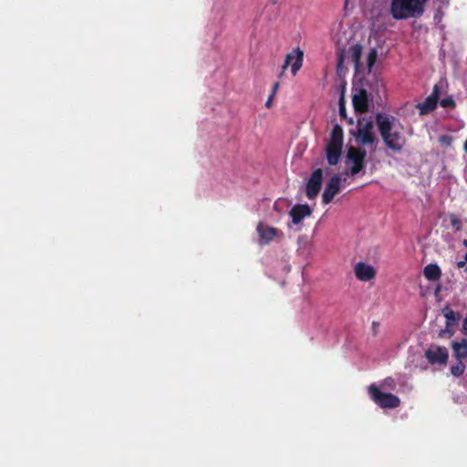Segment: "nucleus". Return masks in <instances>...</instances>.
<instances>
[{"label":"nucleus","instance_id":"f3484780","mask_svg":"<svg viewBox=\"0 0 467 467\" xmlns=\"http://www.w3.org/2000/svg\"><path fill=\"white\" fill-rule=\"evenodd\" d=\"M298 251L301 254L307 256L311 254L313 249L312 242L306 235H301L297 239Z\"/></svg>","mask_w":467,"mask_h":467},{"label":"nucleus","instance_id":"f704fd0d","mask_svg":"<svg viewBox=\"0 0 467 467\" xmlns=\"http://www.w3.org/2000/svg\"><path fill=\"white\" fill-rule=\"evenodd\" d=\"M462 244L467 247V239L463 240Z\"/></svg>","mask_w":467,"mask_h":467},{"label":"nucleus","instance_id":"5701e85b","mask_svg":"<svg viewBox=\"0 0 467 467\" xmlns=\"http://www.w3.org/2000/svg\"><path fill=\"white\" fill-rule=\"evenodd\" d=\"M380 386L382 389L394 390L396 389V382L393 378L388 377L381 382Z\"/></svg>","mask_w":467,"mask_h":467},{"label":"nucleus","instance_id":"2f4dec72","mask_svg":"<svg viewBox=\"0 0 467 467\" xmlns=\"http://www.w3.org/2000/svg\"><path fill=\"white\" fill-rule=\"evenodd\" d=\"M279 88V83L278 82H275L274 85H273V90H272V93L271 94H274L275 95L277 89Z\"/></svg>","mask_w":467,"mask_h":467},{"label":"nucleus","instance_id":"9d476101","mask_svg":"<svg viewBox=\"0 0 467 467\" xmlns=\"http://www.w3.org/2000/svg\"><path fill=\"white\" fill-rule=\"evenodd\" d=\"M323 179V171L321 169H317L311 174L306 187V194L308 199L312 200L318 194Z\"/></svg>","mask_w":467,"mask_h":467},{"label":"nucleus","instance_id":"9b49d317","mask_svg":"<svg viewBox=\"0 0 467 467\" xmlns=\"http://www.w3.org/2000/svg\"><path fill=\"white\" fill-rule=\"evenodd\" d=\"M341 188V179L338 175H334L327 183L322 194L324 204L330 203L334 197L339 192Z\"/></svg>","mask_w":467,"mask_h":467},{"label":"nucleus","instance_id":"bb28decb","mask_svg":"<svg viewBox=\"0 0 467 467\" xmlns=\"http://www.w3.org/2000/svg\"><path fill=\"white\" fill-rule=\"evenodd\" d=\"M454 327H447L446 326L445 329L440 331L439 337H444L447 336L448 337H451L454 334Z\"/></svg>","mask_w":467,"mask_h":467},{"label":"nucleus","instance_id":"c756f323","mask_svg":"<svg viewBox=\"0 0 467 467\" xmlns=\"http://www.w3.org/2000/svg\"><path fill=\"white\" fill-rule=\"evenodd\" d=\"M436 5H440L441 8H447L450 5V0H434Z\"/></svg>","mask_w":467,"mask_h":467},{"label":"nucleus","instance_id":"f257e3e1","mask_svg":"<svg viewBox=\"0 0 467 467\" xmlns=\"http://www.w3.org/2000/svg\"><path fill=\"white\" fill-rule=\"evenodd\" d=\"M376 124L386 146L394 151H400L406 143V139L400 119L387 113H378Z\"/></svg>","mask_w":467,"mask_h":467},{"label":"nucleus","instance_id":"412c9836","mask_svg":"<svg viewBox=\"0 0 467 467\" xmlns=\"http://www.w3.org/2000/svg\"><path fill=\"white\" fill-rule=\"evenodd\" d=\"M465 370V365L462 362V360H459L455 365H452L451 367V373L454 377H460L463 374Z\"/></svg>","mask_w":467,"mask_h":467},{"label":"nucleus","instance_id":"7ed1b4c3","mask_svg":"<svg viewBox=\"0 0 467 467\" xmlns=\"http://www.w3.org/2000/svg\"><path fill=\"white\" fill-rule=\"evenodd\" d=\"M343 148V130L335 124L326 144V158L329 165H336L339 161Z\"/></svg>","mask_w":467,"mask_h":467},{"label":"nucleus","instance_id":"423d86ee","mask_svg":"<svg viewBox=\"0 0 467 467\" xmlns=\"http://www.w3.org/2000/svg\"><path fill=\"white\" fill-rule=\"evenodd\" d=\"M304 51L300 47L294 48L290 53L285 56L282 71L279 78H282L285 70L290 66V70L293 76H296L303 65Z\"/></svg>","mask_w":467,"mask_h":467},{"label":"nucleus","instance_id":"1a4fd4ad","mask_svg":"<svg viewBox=\"0 0 467 467\" xmlns=\"http://www.w3.org/2000/svg\"><path fill=\"white\" fill-rule=\"evenodd\" d=\"M354 275L358 281L369 282L376 276V268L365 262H358L353 267Z\"/></svg>","mask_w":467,"mask_h":467},{"label":"nucleus","instance_id":"aec40b11","mask_svg":"<svg viewBox=\"0 0 467 467\" xmlns=\"http://www.w3.org/2000/svg\"><path fill=\"white\" fill-rule=\"evenodd\" d=\"M352 102L356 109H365L367 108L366 93L361 91L359 94L354 95L352 98Z\"/></svg>","mask_w":467,"mask_h":467},{"label":"nucleus","instance_id":"f03ea898","mask_svg":"<svg viewBox=\"0 0 467 467\" xmlns=\"http://www.w3.org/2000/svg\"><path fill=\"white\" fill-rule=\"evenodd\" d=\"M426 0H391L390 14L395 20L419 17L424 12Z\"/></svg>","mask_w":467,"mask_h":467},{"label":"nucleus","instance_id":"20e7f679","mask_svg":"<svg viewBox=\"0 0 467 467\" xmlns=\"http://www.w3.org/2000/svg\"><path fill=\"white\" fill-rule=\"evenodd\" d=\"M368 393L371 400L381 408L395 409L400 404L396 395L381 392L375 384L368 387Z\"/></svg>","mask_w":467,"mask_h":467},{"label":"nucleus","instance_id":"c9c22d12","mask_svg":"<svg viewBox=\"0 0 467 467\" xmlns=\"http://www.w3.org/2000/svg\"><path fill=\"white\" fill-rule=\"evenodd\" d=\"M348 0H346V1H345V7H347V5H348Z\"/></svg>","mask_w":467,"mask_h":467},{"label":"nucleus","instance_id":"6e6552de","mask_svg":"<svg viewBox=\"0 0 467 467\" xmlns=\"http://www.w3.org/2000/svg\"><path fill=\"white\" fill-rule=\"evenodd\" d=\"M425 357L431 365H445L448 361L449 353L445 347L432 345L425 351Z\"/></svg>","mask_w":467,"mask_h":467},{"label":"nucleus","instance_id":"4c0bfd02","mask_svg":"<svg viewBox=\"0 0 467 467\" xmlns=\"http://www.w3.org/2000/svg\"><path fill=\"white\" fill-rule=\"evenodd\" d=\"M277 0H274V3L275 4Z\"/></svg>","mask_w":467,"mask_h":467},{"label":"nucleus","instance_id":"4468645a","mask_svg":"<svg viewBox=\"0 0 467 467\" xmlns=\"http://www.w3.org/2000/svg\"><path fill=\"white\" fill-rule=\"evenodd\" d=\"M358 133V138L362 144L366 145L374 143L375 136L371 131L370 124H367L364 127L359 128Z\"/></svg>","mask_w":467,"mask_h":467},{"label":"nucleus","instance_id":"cd10ccee","mask_svg":"<svg viewBox=\"0 0 467 467\" xmlns=\"http://www.w3.org/2000/svg\"><path fill=\"white\" fill-rule=\"evenodd\" d=\"M440 143L444 147H450L452 142V139L449 135H442L439 138Z\"/></svg>","mask_w":467,"mask_h":467},{"label":"nucleus","instance_id":"a211bd4d","mask_svg":"<svg viewBox=\"0 0 467 467\" xmlns=\"http://www.w3.org/2000/svg\"><path fill=\"white\" fill-rule=\"evenodd\" d=\"M442 314L446 319L447 327H455L461 318V315L458 312H455L449 307L443 308Z\"/></svg>","mask_w":467,"mask_h":467},{"label":"nucleus","instance_id":"b1692460","mask_svg":"<svg viewBox=\"0 0 467 467\" xmlns=\"http://www.w3.org/2000/svg\"><path fill=\"white\" fill-rule=\"evenodd\" d=\"M440 105L444 109H453L455 107V101L451 96H448L440 99Z\"/></svg>","mask_w":467,"mask_h":467},{"label":"nucleus","instance_id":"7c9ffc66","mask_svg":"<svg viewBox=\"0 0 467 467\" xmlns=\"http://www.w3.org/2000/svg\"><path fill=\"white\" fill-rule=\"evenodd\" d=\"M274 97H275V95H274V94H270V95H269V97H268V99H267V100H266V102H265V107H266V108H270V107H271V105H272V100H273Z\"/></svg>","mask_w":467,"mask_h":467},{"label":"nucleus","instance_id":"4be33fe9","mask_svg":"<svg viewBox=\"0 0 467 467\" xmlns=\"http://www.w3.org/2000/svg\"><path fill=\"white\" fill-rule=\"evenodd\" d=\"M376 60H377V52L375 49H371L367 57V64H368V72H371Z\"/></svg>","mask_w":467,"mask_h":467},{"label":"nucleus","instance_id":"f8f14e48","mask_svg":"<svg viewBox=\"0 0 467 467\" xmlns=\"http://www.w3.org/2000/svg\"><path fill=\"white\" fill-rule=\"evenodd\" d=\"M256 231L259 235V244L261 245L268 244L279 234V231L276 228L265 224L264 223H258Z\"/></svg>","mask_w":467,"mask_h":467},{"label":"nucleus","instance_id":"473e14b6","mask_svg":"<svg viewBox=\"0 0 467 467\" xmlns=\"http://www.w3.org/2000/svg\"><path fill=\"white\" fill-rule=\"evenodd\" d=\"M465 264H466V261H465V260L459 261V262L457 263V267H458V268H462V267L465 265Z\"/></svg>","mask_w":467,"mask_h":467},{"label":"nucleus","instance_id":"2eb2a0df","mask_svg":"<svg viewBox=\"0 0 467 467\" xmlns=\"http://www.w3.org/2000/svg\"><path fill=\"white\" fill-rule=\"evenodd\" d=\"M453 354L458 360H462L467 357V339L462 338L461 341H453L451 344Z\"/></svg>","mask_w":467,"mask_h":467},{"label":"nucleus","instance_id":"dca6fc26","mask_svg":"<svg viewBox=\"0 0 467 467\" xmlns=\"http://www.w3.org/2000/svg\"><path fill=\"white\" fill-rule=\"evenodd\" d=\"M423 275L429 281H437L441 278V271L437 264H429L424 267Z\"/></svg>","mask_w":467,"mask_h":467},{"label":"nucleus","instance_id":"a878e982","mask_svg":"<svg viewBox=\"0 0 467 467\" xmlns=\"http://www.w3.org/2000/svg\"><path fill=\"white\" fill-rule=\"evenodd\" d=\"M450 221L451 226L454 228L456 232L462 229V223L460 219L455 214H450Z\"/></svg>","mask_w":467,"mask_h":467},{"label":"nucleus","instance_id":"39448f33","mask_svg":"<svg viewBox=\"0 0 467 467\" xmlns=\"http://www.w3.org/2000/svg\"><path fill=\"white\" fill-rule=\"evenodd\" d=\"M366 152L357 150L353 147L349 148L346 157V166L348 169V174L356 175L364 168V159Z\"/></svg>","mask_w":467,"mask_h":467},{"label":"nucleus","instance_id":"0eeeda50","mask_svg":"<svg viewBox=\"0 0 467 467\" xmlns=\"http://www.w3.org/2000/svg\"><path fill=\"white\" fill-rule=\"evenodd\" d=\"M443 87L442 82L434 85L432 93L424 101L417 105L420 115L428 114L436 109Z\"/></svg>","mask_w":467,"mask_h":467},{"label":"nucleus","instance_id":"ddd939ff","mask_svg":"<svg viewBox=\"0 0 467 467\" xmlns=\"http://www.w3.org/2000/svg\"><path fill=\"white\" fill-rule=\"evenodd\" d=\"M294 224L299 223L305 217L311 214V209L307 204H296L289 213Z\"/></svg>","mask_w":467,"mask_h":467},{"label":"nucleus","instance_id":"c85d7f7f","mask_svg":"<svg viewBox=\"0 0 467 467\" xmlns=\"http://www.w3.org/2000/svg\"><path fill=\"white\" fill-rule=\"evenodd\" d=\"M343 64H344V53H343V51H341L338 54L337 64V71L338 74H340V71L343 67Z\"/></svg>","mask_w":467,"mask_h":467},{"label":"nucleus","instance_id":"e433bc0d","mask_svg":"<svg viewBox=\"0 0 467 467\" xmlns=\"http://www.w3.org/2000/svg\"><path fill=\"white\" fill-rule=\"evenodd\" d=\"M464 260L467 262V253L464 255Z\"/></svg>","mask_w":467,"mask_h":467},{"label":"nucleus","instance_id":"6ab92c4d","mask_svg":"<svg viewBox=\"0 0 467 467\" xmlns=\"http://www.w3.org/2000/svg\"><path fill=\"white\" fill-rule=\"evenodd\" d=\"M351 61L354 63L355 67L358 69L359 66V60L362 54V47L359 44L352 45L348 51Z\"/></svg>","mask_w":467,"mask_h":467},{"label":"nucleus","instance_id":"393cba45","mask_svg":"<svg viewBox=\"0 0 467 467\" xmlns=\"http://www.w3.org/2000/svg\"><path fill=\"white\" fill-rule=\"evenodd\" d=\"M444 9L445 8H441L440 5H437L435 13H434V16H433V19L436 24L441 23L442 18L444 16V12H443Z\"/></svg>","mask_w":467,"mask_h":467},{"label":"nucleus","instance_id":"72a5a7b5","mask_svg":"<svg viewBox=\"0 0 467 467\" xmlns=\"http://www.w3.org/2000/svg\"><path fill=\"white\" fill-rule=\"evenodd\" d=\"M464 150H465V152L467 153V140H465V142H464Z\"/></svg>","mask_w":467,"mask_h":467}]
</instances>
